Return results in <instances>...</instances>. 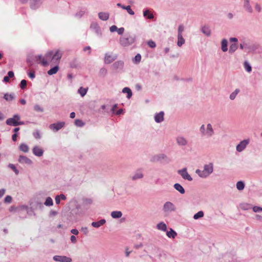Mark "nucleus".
Returning <instances> with one entry per match:
<instances>
[{"mask_svg": "<svg viewBox=\"0 0 262 262\" xmlns=\"http://www.w3.org/2000/svg\"><path fill=\"white\" fill-rule=\"evenodd\" d=\"M213 171V164L212 163H209L208 164H205L204 166L203 170L200 169H196L195 173L202 178H206L209 177Z\"/></svg>", "mask_w": 262, "mask_h": 262, "instance_id": "1", "label": "nucleus"}, {"mask_svg": "<svg viewBox=\"0 0 262 262\" xmlns=\"http://www.w3.org/2000/svg\"><path fill=\"white\" fill-rule=\"evenodd\" d=\"M38 60H40V62L38 63H40L43 67L49 65V62L45 59L41 55H38L36 56H34L33 55H29L28 56L26 61L28 66L31 67L33 65L34 62Z\"/></svg>", "mask_w": 262, "mask_h": 262, "instance_id": "2", "label": "nucleus"}, {"mask_svg": "<svg viewBox=\"0 0 262 262\" xmlns=\"http://www.w3.org/2000/svg\"><path fill=\"white\" fill-rule=\"evenodd\" d=\"M136 36L135 35L125 34L123 36L120 38V43L124 47H128L134 43L136 41Z\"/></svg>", "mask_w": 262, "mask_h": 262, "instance_id": "3", "label": "nucleus"}, {"mask_svg": "<svg viewBox=\"0 0 262 262\" xmlns=\"http://www.w3.org/2000/svg\"><path fill=\"white\" fill-rule=\"evenodd\" d=\"M162 210L165 216H168L171 212L176 211L175 205L171 202H165L163 206Z\"/></svg>", "mask_w": 262, "mask_h": 262, "instance_id": "4", "label": "nucleus"}, {"mask_svg": "<svg viewBox=\"0 0 262 262\" xmlns=\"http://www.w3.org/2000/svg\"><path fill=\"white\" fill-rule=\"evenodd\" d=\"M170 159L165 154H161L155 155L150 159L152 162H158L167 164L170 162Z\"/></svg>", "mask_w": 262, "mask_h": 262, "instance_id": "5", "label": "nucleus"}, {"mask_svg": "<svg viewBox=\"0 0 262 262\" xmlns=\"http://www.w3.org/2000/svg\"><path fill=\"white\" fill-rule=\"evenodd\" d=\"M20 117L18 114H15L13 117L7 119L6 123L8 125L17 126V121L20 120Z\"/></svg>", "mask_w": 262, "mask_h": 262, "instance_id": "6", "label": "nucleus"}, {"mask_svg": "<svg viewBox=\"0 0 262 262\" xmlns=\"http://www.w3.org/2000/svg\"><path fill=\"white\" fill-rule=\"evenodd\" d=\"M178 173L179 174L182 178L186 180H188L189 181H192V178L190 176V175L187 172V169L186 167H184L182 169H180L178 170Z\"/></svg>", "mask_w": 262, "mask_h": 262, "instance_id": "7", "label": "nucleus"}, {"mask_svg": "<svg viewBox=\"0 0 262 262\" xmlns=\"http://www.w3.org/2000/svg\"><path fill=\"white\" fill-rule=\"evenodd\" d=\"M250 142V140L249 139L243 140L241 141L239 144H238L236 147V149L238 152H242L243 151L248 144Z\"/></svg>", "mask_w": 262, "mask_h": 262, "instance_id": "8", "label": "nucleus"}, {"mask_svg": "<svg viewBox=\"0 0 262 262\" xmlns=\"http://www.w3.org/2000/svg\"><path fill=\"white\" fill-rule=\"evenodd\" d=\"M43 0H30V7L32 10H37L43 3Z\"/></svg>", "mask_w": 262, "mask_h": 262, "instance_id": "9", "label": "nucleus"}, {"mask_svg": "<svg viewBox=\"0 0 262 262\" xmlns=\"http://www.w3.org/2000/svg\"><path fill=\"white\" fill-rule=\"evenodd\" d=\"M53 259L56 261L59 262H72V259L70 257L63 255H55Z\"/></svg>", "mask_w": 262, "mask_h": 262, "instance_id": "10", "label": "nucleus"}, {"mask_svg": "<svg viewBox=\"0 0 262 262\" xmlns=\"http://www.w3.org/2000/svg\"><path fill=\"white\" fill-rule=\"evenodd\" d=\"M30 209L32 211L34 215H36L35 213L34 212V210L39 209L40 210H42L44 208L43 205L42 203L39 202H35L34 203H32L31 204Z\"/></svg>", "mask_w": 262, "mask_h": 262, "instance_id": "11", "label": "nucleus"}, {"mask_svg": "<svg viewBox=\"0 0 262 262\" xmlns=\"http://www.w3.org/2000/svg\"><path fill=\"white\" fill-rule=\"evenodd\" d=\"M65 124L64 122H58L50 125L49 128L54 131H58L62 128Z\"/></svg>", "mask_w": 262, "mask_h": 262, "instance_id": "12", "label": "nucleus"}, {"mask_svg": "<svg viewBox=\"0 0 262 262\" xmlns=\"http://www.w3.org/2000/svg\"><path fill=\"white\" fill-rule=\"evenodd\" d=\"M62 55V53L59 50H56L52 57V61L55 63H59Z\"/></svg>", "mask_w": 262, "mask_h": 262, "instance_id": "13", "label": "nucleus"}, {"mask_svg": "<svg viewBox=\"0 0 262 262\" xmlns=\"http://www.w3.org/2000/svg\"><path fill=\"white\" fill-rule=\"evenodd\" d=\"M124 67V62L122 60H118L115 62L112 65L114 70L117 72L122 70Z\"/></svg>", "mask_w": 262, "mask_h": 262, "instance_id": "14", "label": "nucleus"}, {"mask_svg": "<svg viewBox=\"0 0 262 262\" xmlns=\"http://www.w3.org/2000/svg\"><path fill=\"white\" fill-rule=\"evenodd\" d=\"M18 161L21 164L25 163L28 165H31L33 163L31 159L23 155H20L19 156Z\"/></svg>", "mask_w": 262, "mask_h": 262, "instance_id": "15", "label": "nucleus"}, {"mask_svg": "<svg viewBox=\"0 0 262 262\" xmlns=\"http://www.w3.org/2000/svg\"><path fill=\"white\" fill-rule=\"evenodd\" d=\"M117 55L112 56L109 55L108 53H106L104 57V62L106 64H110L115 60L117 58Z\"/></svg>", "mask_w": 262, "mask_h": 262, "instance_id": "16", "label": "nucleus"}, {"mask_svg": "<svg viewBox=\"0 0 262 262\" xmlns=\"http://www.w3.org/2000/svg\"><path fill=\"white\" fill-rule=\"evenodd\" d=\"M32 152L37 157H41L43 155V150L38 146H35L32 149Z\"/></svg>", "mask_w": 262, "mask_h": 262, "instance_id": "17", "label": "nucleus"}, {"mask_svg": "<svg viewBox=\"0 0 262 262\" xmlns=\"http://www.w3.org/2000/svg\"><path fill=\"white\" fill-rule=\"evenodd\" d=\"M143 177V174L141 169H137L134 174L131 177V179L133 181H136L138 179H142Z\"/></svg>", "mask_w": 262, "mask_h": 262, "instance_id": "18", "label": "nucleus"}, {"mask_svg": "<svg viewBox=\"0 0 262 262\" xmlns=\"http://www.w3.org/2000/svg\"><path fill=\"white\" fill-rule=\"evenodd\" d=\"M177 143L181 146H185L187 144L188 141L187 140L183 137L178 136L176 138Z\"/></svg>", "mask_w": 262, "mask_h": 262, "instance_id": "19", "label": "nucleus"}, {"mask_svg": "<svg viewBox=\"0 0 262 262\" xmlns=\"http://www.w3.org/2000/svg\"><path fill=\"white\" fill-rule=\"evenodd\" d=\"M164 113L161 111L159 113H156L155 115V120L157 123H161L164 120Z\"/></svg>", "mask_w": 262, "mask_h": 262, "instance_id": "20", "label": "nucleus"}, {"mask_svg": "<svg viewBox=\"0 0 262 262\" xmlns=\"http://www.w3.org/2000/svg\"><path fill=\"white\" fill-rule=\"evenodd\" d=\"M106 223L104 219H102L98 222H93L91 223V225L95 228H98L100 226L103 225Z\"/></svg>", "mask_w": 262, "mask_h": 262, "instance_id": "21", "label": "nucleus"}, {"mask_svg": "<svg viewBox=\"0 0 262 262\" xmlns=\"http://www.w3.org/2000/svg\"><path fill=\"white\" fill-rule=\"evenodd\" d=\"M143 16L147 19H152L154 18V15L150 12L148 9H145L143 12Z\"/></svg>", "mask_w": 262, "mask_h": 262, "instance_id": "22", "label": "nucleus"}, {"mask_svg": "<svg viewBox=\"0 0 262 262\" xmlns=\"http://www.w3.org/2000/svg\"><path fill=\"white\" fill-rule=\"evenodd\" d=\"M214 134V130L212 128L211 124L209 123L207 125V129L206 130V134L207 137H210Z\"/></svg>", "mask_w": 262, "mask_h": 262, "instance_id": "23", "label": "nucleus"}, {"mask_svg": "<svg viewBox=\"0 0 262 262\" xmlns=\"http://www.w3.org/2000/svg\"><path fill=\"white\" fill-rule=\"evenodd\" d=\"M201 32L207 36H210L211 35V30L209 27L208 26H204L201 27Z\"/></svg>", "mask_w": 262, "mask_h": 262, "instance_id": "24", "label": "nucleus"}, {"mask_svg": "<svg viewBox=\"0 0 262 262\" xmlns=\"http://www.w3.org/2000/svg\"><path fill=\"white\" fill-rule=\"evenodd\" d=\"M174 188L179 192L181 194H183L185 192V190L183 187L179 183H175L173 185Z\"/></svg>", "mask_w": 262, "mask_h": 262, "instance_id": "25", "label": "nucleus"}, {"mask_svg": "<svg viewBox=\"0 0 262 262\" xmlns=\"http://www.w3.org/2000/svg\"><path fill=\"white\" fill-rule=\"evenodd\" d=\"M244 7L249 13L253 12V9L250 5V0H244Z\"/></svg>", "mask_w": 262, "mask_h": 262, "instance_id": "26", "label": "nucleus"}, {"mask_svg": "<svg viewBox=\"0 0 262 262\" xmlns=\"http://www.w3.org/2000/svg\"><path fill=\"white\" fill-rule=\"evenodd\" d=\"M98 17L102 20H107L109 18V13L101 12L98 13Z\"/></svg>", "mask_w": 262, "mask_h": 262, "instance_id": "27", "label": "nucleus"}, {"mask_svg": "<svg viewBox=\"0 0 262 262\" xmlns=\"http://www.w3.org/2000/svg\"><path fill=\"white\" fill-rule=\"evenodd\" d=\"M166 235L169 238L174 239L177 235V233L172 228H170L169 231L166 232Z\"/></svg>", "mask_w": 262, "mask_h": 262, "instance_id": "28", "label": "nucleus"}, {"mask_svg": "<svg viewBox=\"0 0 262 262\" xmlns=\"http://www.w3.org/2000/svg\"><path fill=\"white\" fill-rule=\"evenodd\" d=\"M221 49L224 52L228 50V41L225 38L222 39L221 41Z\"/></svg>", "mask_w": 262, "mask_h": 262, "instance_id": "29", "label": "nucleus"}, {"mask_svg": "<svg viewBox=\"0 0 262 262\" xmlns=\"http://www.w3.org/2000/svg\"><path fill=\"white\" fill-rule=\"evenodd\" d=\"M245 48L248 50V52L255 51L257 48V46L256 45H248L247 43H244Z\"/></svg>", "mask_w": 262, "mask_h": 262, "instance_id": "30", "label": "nucleus"}, {"mask_svg": "<svg viewBox=\"0 0 262 262\" xmlns=\"http://www.w3.org/2000/svg\"><path fill=\"white\" fill-rule=\"evenodd\" d=\"M59 69V67L57 64V65L55 66L54 67H53V68H52L51 69H50L47 72V73L49 75H52L55 74L58 71Z\"/></svg>", "mask_w": 262, "mask_h": 262, "instance_id": "31", "label": "nucleus"}, {"mask_svg": "<svg viewBox=\"0 0 262 262\" xmlns=\"http://www.w3.org/2000/svg\"><path fill=\"white\" fill-rule=\"evenodd\" d=\"M157 228L158 229L163 231H166L167 229V225L163 222L158 223L157 225Z\"/></svg>", "mask_w": 262, "mask_h": 262, "instance_id": "32", "label": "nucleus"}, {"mask_svg": "<svg viewBox=\"0 0 262 262\" xmlns=\"http://www.w3.org/2000/svg\"><path fill=\"white\" fill-rule=\"evenodd\" d=\"M111 215L113 219H119L122 216V213L120 211H113Z\"/></svg>", "mask_w": 262, "mask_h": 262, "instance_id": "33", "label": "nucleus"}, {"mask_svg": "<svg viewBox=\"0 0 262 262\" xmlns=\"http://www.w3.org/2000/svg\"><path fill=\"white\" fill-rule=\"evenodd\" d=\"M122 92L123 93L127 94V98L130 99L133 95L132 91L130 88L128 87H125L122 89Z\"/></svg>", "mask_w": 262, "mask_h": 262, "instance_id": "34", "label": "nucleus"}, {"mask_svg": "<svg viewBox=\"0 0 262 262\" xmlns=\"http://www.w3.org/2000/svg\"><path fill=\"white\" fill-rule=\"evenodd\" d=\"M19 149L24 152L27 153L29 151V148L27 144L23 143L20 144Z\"/></svg>", "mask_w": 262, "mask_h": 262, "instance_id": "35", "label": "nucleus"}, {"mask_svg": "<svg viewBox=\"0 0 262 262\" xmlns=\"http://www.w3.org/2000/svg\"><path fill=\"white\" fill-rule=\"evenodd\" d=\"M15 95L14 93H11L9 94L8 93H6L4 95V99H5L7 101H10L14 99Z\"/></svg>", "mask_w": 262, "mask_h": 262, "instance_id": "36", "label": "nucleus"}, {"mask_svg": "<svg viewBox=\"0 0 262 262\" xmlns=\"http://www.w3.org/2000/svg\"><path fill=\"white\" fill-rule=\"evenodd\" d=\"M238 48V44L237 43H231L229 47V53L232 54L234 53Z\"/></svg>", "mask_w": 262, "mask_h": 262, "instance_id": "37", "label": "nucleus"}, {"mask_svg": "<svg viewBox=\"0 0 262 262\" xmlns=\"http://www.w3.org/2000/svg\"><path fill=\"white\" fill-rule=\"evenodd\" d=\"M70 66L71 68L77 69L79 67V63L76 58L73 59L70 63Z\"/></svg>", "mask_w": 262, "mask_h": 262, "instance_id": "38", "label": "nucleus"}, {"mask_svg": "<svg viewBox=\"0 0 262 262\" xmlns=\"http://www.w3.org/2000/svg\"><path fill=\"white\" fill-rule=\"evenodd\" d=\"M185 43V39L182 35H178V42L177 45L179 47H181Z\"/></svg>", "mask_w": 262, "mask_h": 262, "instance_id": "39", "label": "nucleus"}, {"mask_svg": "<svg viewBox=\"0 0 262 262\" xmlns=\"http://www.w3.org/2000/svg\"><path fill=\"white\" fill-rule=\"evenodd\" d=\"M244 67L247 72L250 73L252 71V67L248 61H244Z\"/></svg>", "mask_w": 262, "mask_h": 262, "instance_id": "40", "label": "nucleus"}, {"mask_svg": "<svg viewBox=\"0 0 262 262\" xmlns=\"http://www.w3.org/2000/svg\"><path fill=\"white\" fill-rule=\"evenodd\" d=\"M245 185L243 181H239L236 183V188L238 190H243L245 188Z\"/></svg>", "mask_w": 262, "mask_h": 262, "instance_id": "41", "label": "nucleus"}, {"mask_svg": "<svg viewBox=\"0 0 262 262\" xmlns=\"http://www.w3.org/2000/svg\"><path fill=\"white\" fill-rule=\"evenodd\" d=\"M44 204L46 206H53V201L52 199L50 196L47 197L46 199Z\"/></svg>", "mask_w": 262, "mask_h": 262, "instance_id": "42", "label": "nucleus"}, {"mask_svg": "<svg viewBox=\"0 0 262 262\" xmlns=\"http://www.w3.org/2000/svg\"><path fill=\"white\" fill-rule=\"evenodd\" d=\"M88 91V88L85 89L83 87H80L78 90V93L80 94L81 97H84Z\"/></svg>", "mask_w": 262, "mask_h": 262, "instance_id": "43", "label": "nucleus"}, {"mask_svg": "<svg viewBox=\"0 0 262 262\" xmlns=\"http://www.w3.org/2000/svg\"><path fill=\"white\" fill-rule=\"evenodd\" d=\"M240 90L238 89H236L234 90V92H233L230 95V96H229V98L231 100H234L236 95L238 94V93L239 92Z\"/></svg>", "mask_w": 262, "mask_h": 262, "instance_id": "44", "label": "nucleus"}, {"mask_svg": "<svg viewBox=\"0 0 262 262\" xmlns=\"http://www.w3.org/2000/svg\"><path fill=\"white\" fill-rule=\"evenodd\" d=\"M204 213L203 211H200L193 215V219L194 220L199 219L204 216Z\"/></svg>", "mask_w": 262, "mask_h": 262, "instance_id": "45", "label": "nucleus"}, {"mask_svg": "<svg viewBox=\"0 0 262 262\" xmlns=\"http://www.w3.org/2000/svg\"><path fill=\"white\" fill-rule=\"evenodd\" d=\"M8 167L11 169L16 175L18 174L19 170L16 168V166L14 164L10 163L8 164Z\"/></svg>", "mask_w": 262, "mask_h": 262, "instance_id": "46", "label": "nucleus"}, {"mask_svg": "<svg viewBox=\"0 0 262 262\" xmlns=\"http://www.w3.org/2000/svg\"><path fill=\"white\" fill-rule=\"evenodd\" d=\"M240 206L242 209L245 210L250 209L252 208L251 205L247 203L241 204Z\"/></svg>", "mask_w": 262, "mask_h": 262, "instance_id": "47", "label": "nucleus"}, {"mask_svg": "<svg viewBox=\"0 0 262 262\" xmlns=\"http://www.w3.org/2000/svg\"><path fill=\"white\" fill-rule=\"evenodd\" d=\"M123 9L126 10L130 15H133L135 14L134 11L131 9V7L129 5L124 7Z\"/></svg>", "mask_w": 262, "mask_h": 262, "instance_id": "48", "label": "nucleus"}, {"mask_svg": "<svg viewBox=\"0 0 262 262\" xmlns=\"http://www.w3.org/2000/svg\"><path fill=\"white\" fill-rule=\"evenodd\" d=\"M141 60V55L139 53H138L135 56V57L133 59V61H134V63H138L140 62Z\"/></svg>", "mask_w": 262, "mask_h": 262, "instance_id": "49", "label": "nucleus"}, {"mask_svg": "<svg viewBox=\"0 0 262 262\" xmlns=\"http://www.w3.org/2000/svg\"><path fill=\"white\" fill-rule=\"evenodd\" d=\"M33 136L36 139H40L41 138V135L39 130L38 129L35 130L33 133Z\"/></svg>", "mask_w": 262, "mask_h": 262, "instance_id": "50", "label": "nucleus"}, {"mask_svg": "<svg viewBox=\"0 0 262 262\" xmlns=\"http://www.w3.org/2000/svg\"><path fill=\"white\" fill-rule=\"evenodd\" d=\"M27 81L25 79L21 80L20 84H19V87L21 90H24L26 88L27 86Z\"/></svg>", "mask_w": 262, "mask_h": 262, "instance_id": "51", "label": "nucleus"}, {"mask_svg": "<svg viewBox=\"0 0 262 262\" xmlns=\"http://www.w3.org/2000/svg\"><path fill=\"white\" fill-rule=\"evenodd\" d=\"M75 124L77 126L82 127L84 125V123L81 120L76 119L75 120Z\"/></svg>", "mask_w": 262, "mask_h": 262, "instance_id": "52", "label": "nucleus"}, {"mask_svg": "<svg viewBox=\"0 0 262 262\" xmlns=\"http://www.w3.org/2000/svg\"><path fill=\"white\" fill-rule=\"evenodd\" d=\"M100 28L98 24L96 22H92L90 26V28L95 31L97 29Z\"/></svg>", "mask_w": 262, "mask_h": 262, "instance_id": "53", "label": "nucleus"}, {"mask_svg": "<svg viewBox=\"0 0 262 262\" xmlns=\"http://www.w3.org/2000/svg\"><path fill=\"white\" fill-rule=\"evenodd\" d=\"M93 200L90 198H85L83 199V203L84 205H90L92 204Z\"/></svg>", "mask_w": 262, "mask_h": 262, "instance_id": "54", "label": "nucleus"}, {"mask_svg": "<svg viewBox=\"0 0 262 262\" xmlns=\"http://www.w3.org/2000/svg\"><path fill=\"white\" fill-rule=\"evenodd\" d=\"M34 110L37 112H43V108L38 104H35L34 106Z\"/></svg>", "mask_w": 262, "mask_h": 262, "instance_id": "55", "label": "nucleus"}, {"mask_svg": "<svg viewBox=\"0 0 262 262\" xmlns=\"http://www.w3.org/2000/svg\"><path fill=\"white\" fill-rule=\"evenodd\" d=\"M184 30V26L183 25H180L178 29V35H182V32Z\"/></svg>", "mask_w": 262, "mask_h": 262, "instance_id": "56", "label": "nucleus"}, {"mask_svg": "<svg viewBox=\"0 0 262 262\" xmlns=\"http://www.w3.org/2000/svg\"><path fill=\"white\" fill-rule=\"evenodd\" d=\"M147 44L151 48H154L156 47L155 42L151 40L148 41Z\"/></svg>", "mask_w": 262, "mask_h": 262, "instance_id": "57", "label": "nucleus"}, {"mask_svg": "<svg viewBox=\"0 0 262 262\" xmlns=\"http://www.w3.org/2000/svg\"><path fill=\"white\" fill-rule=\"evenodd\" d=\"M12 198L10 195H7L4 200L5 203H10L12 202Z\"/></svg>", "mask_w": 262, "mask_h": 262, "instance_id": "58", "label": "nucleus"}, {"mask_svg": "<svg viewBox=\"0 0 262 262\" xmlns=\"http://www.w3.org/2000/svg\"><path fill=\"white\" fill-rule=\"evenodd\" d=\"M252 209L254 212H258L262 211V207L259 206H254L252 208Z\"/></svg>", "mask_w": 262, "mask_h": 262, "instance_id": "59", "label": "nucleus"}, {"mask_svg": "<svg viewBox=\"0 0 262 262\" xmlns=\"http://www.w3.org/2000/svg\"><path fill=\"white\" fill-rule=\"evenodd\" d=\"M53 54H54L53 51H49V52L46 53V54H45V57L47 58H50L52 59V57L53 56Z\"/></svg>", "mask_w": 262, "mask_h": 262, "instance_id": "60", "label": "nucleus"}, {"mask_svg": "<svg viewBox=\"0 0 262 262\" xmlns=\"http://www.w3.org/2000/svg\"><path fill=\"white\" fill-rule=\"evenodd\" d=\"M200 132H201V133L202 134V136H205L206 131H205V125L204 124L201 125V126L200 127Z\"/></svg>", "mask_w": 262, "mask_h": 262, "instance_id": "61", "label": "nucleus"}, {"mask_svg": "<svg viewBox=\"0 0 262 262\" xmlns=\"http://www.w3.org/2000/svg\"><path fill=\"white\" fill-rule=\"evenodd\" d=\"M84 13V11H80L77 12L75 14V16L76 17H78V18H81L83 15Z\"/></svg>", "mask_w": 262, "mask_h": 262, "instance_id": "62", "label": "nucleus"}, {"mask_svg": "<svg viewBox=\"0 0 262 262\" xmlns=\"http://www.w3.org/2000/svg\"><path fill=\"white\" fill-rule=\"evenodd\" d=\"M28 75L31 79H33L35 77V72L33 71L28 72Z\"/></svg>", "mask_w": 262, "mask_h": 262, "instance_id": "63", "label": "nucleus"}, {"mask_svg": "<svg viewBox=\"0 0 262 262\" xmlns=\"http://www.w3.org/2000/svg\"><path fill=\"white\" fill-rule=\"evenodd\" d=\"M84 234V235H87L89 232L88 228L86 227H82L80 230Z\"/></svg>", "mask_w": 262, "mask_h": 262, "instance_id": "64", "label": "nucleus"}]
</instances>
